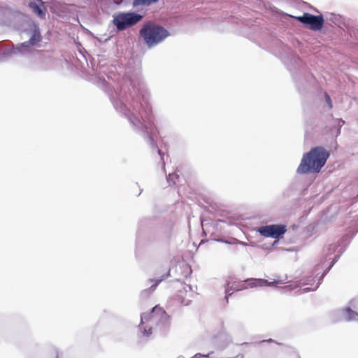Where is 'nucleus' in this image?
Here are the masks:
<instances>
[{
  "label": "nucleus",
  "instance_id": "1",
  "mask_svg": "<svg viewBox=\"0 0 358 358\" xmlns=\"http://www.w3.org/2000/svg\"><path fill=\"white\" fill-rule=\"evenodd\" d=\"M130 87H124L111 101L115 110L127 117L133 129L146 135L148 143L155 145L152 138L156 128L150 122L152 115L151 94L138 78L129 81Z\"/></svg>",
  "mask_w": 358,
  "mask_h": 358
},
{
  "label": "nucleus",
  "instance_id": "23",
  "mask_svg": "<svg viewBox=\"0 0 358 358\" xmlns=\"http://www.w3.org/2000/svg\"><path fill=\"white\" fill-rule=\"evenodd\" d=\"M157 152H158V154L161 157V160L162 162V169H164V171L165 170V164H164V158L162 157V152L160 150H157Z\"/></svg>",
  "mask_w": 358,
  "mask_h": 358
},
{
  "label": "nucleus",
  "instance_id": "14",
  "mask_svg": "<svg viewBox=\"0 0 358 358\" xmlns=\"http://www.w3.org/2000/svg\"><path fill=\"white\" fill-rule=\"evenodd\" d=\"M311 85L310 80L309 81H306L303 79H299L297 82V87L301 93L306 92L308 88L310 89Z\"/></svg>",
  "mask_w": 358,
  "mask_h": 358
},
{
  "label": "nucleus",
  "instance_id": "12",
  "mask_svg": "<svg viewBox=\"0 0 358 358\" xmlns=\"http://www.w3.org/2000/svg\"><path fill=\"white\" fill-rule=\"evenodd\" d=\"M343 316L347 321H358V313L350 308H345L342 310Z\"/></svg>",
  "mask_w": 358,
  "mask_h": 358
},
{
  "label": "nucleus",
  "instance_id": "20",
  "mask_svg": "<svg viewBox=\"0 0 358 358\" xmlns=\"http://www.w3.org/2000/svg\"><path fill=\"white\" fill-rule=\"evenodd\" d=\"M311 290H312V289L310 287L302 286V287H300V289L298 290V294H302L308 292Z\"/></svg>",
  "mask_w": 358,
  "mask_h": 358
},
{
  "label": "nucleus",
  "instance_id": "30",
  "mask_svg": "<svg viewBox=\"0 0 358 358\" xmlns=\"http://www.w3.org/2000/svg\"><path fill=\"white\" fill-rule=\"evenodd\" d=\"M187 287H188L189 289H191V287L189 285H187Z\"/></svg>",
  "mask_w": 358,
  "mask_h": 358
},
{
  "label": "nucleus",
  "instance_id": "2",
  "mask_svg": "<svg viewBox=\"0 0 358 358\" xmlns=\"http://www.w3.org/2000/svg\"><path fill=\"white\" fill-rule=\"evenodd\" d=\"M169 323V316L166 313L162 308L156 306L150 313L141 314L138 329L144 336L148 337L152 334L154 329L166 327Z\"/></svg>",
  "mask_w": 358,
  "mask_h": 358
},
{
  "label": "nucleus",
  "instance_id": "8",
  "mask_svg": "<svg viewBox=\"0 0 358 358\" xmlns=\"http://www.w3.org/2000/svg\"><path fill=\"white\" fill-rule=\"evenodd\" d=\"M330 153L323 147H315V173H319L325 165Z\"/></svg>",
  "mask_w": 358,
  "mask_h": 358
},
{
  "label": "nucleus",
  "instance_id": "11",
  "mask_svg": "<svg viewBox=\"0 0 358 358\" xmlns=\"http://www.w3.org/2000/svg\"><path fill=\"white\" fill-rule=\"evenodd\" d=\"M169 273H168L167 274H166L165 275H163L160 278H157L155 280L150 279L148 280V282L150 284L152 282H154V283L152 285H151L149 288L144 289L141 292V295L146 296L149 295L150 294H151L152 292H154V290L156 289L157 285L163 280V279L164 278H166L167 276H169Z\"/></svg>",
  "mask_w": 358,
  "mask_h": 358
},
{
  "label": "nucleus",
  "instance_id": "24",
  "mask_svg": "<svg viewBox=\"0 0 358 358\" xmlns=\"http://www.w3.org/2000/svg\"><path fill=\"white\" fill-rule=\"evenodd\" d=\"M310 129H311V126L310 125V128H309V126H307L306 129V134H305V138L306 139H307L310 135Z\"/></svg>",
  "mask_w": 358,
  "mask_h": 358
},
{
  "label": "nucleus",
  "instance_id": "9",
  "mask_svg": "<svg viewBox=\"0 0 358 358\" xmlns=\"http://www.w3.org/2000/svg\"><path fill=\"white\" fill-rule=\"evenodd\" d=\"M248 282V287L250 288L263 286H273L279 283L278 280H274L273 282H268L267 280L262 278H251L246 280Z\"/></svg>",
  "mask_w": 358,
  "mask_h": 358
},
{
  "label": "nucleus",
  "instance_id": "13",
  "mask_svg": "<svg viewBox=\"0 0 358 358\" xmlns=\"http://www.w3.org/2000/svg\"><path fill=\"white\" fill-rule=\"evenodd\" d=\"M296 19L301 22L306 24L310 29L313 30V15L305 13L303 16L297 17Z\"/></svg>",
  "mask_w": 358,
  "mask_h": 358
},
{
  "label": "nucleus",
  "instance_id": "18",
  "mask_svg": "<svg viewBox=\"0 0 358 358\" xmlns=\"http://www.w3.org/2000/svg\"><path fill=\"white\" fill-rule=\"evenodd\" d=\"M166 179L169 185H175L176 184V180L178 179V176L175 173H169V176L166 177Z\"/></svg>",
  "mask_w": 358,
  "mask_h": 358
},
{
  "label": "nucleus",
  "instance_id": "5",
  "mask_svg": "<svg viewBox=\"0 0 358 358\" xmlns=\"http://www.w3.org/2000/svg\"><path fill=\"white\" fill-rule=\"evenodd\" d=\"M32 27L33 32L29 40L20 43L15 48H13L12 53L15 54L17 52H18L21 54H25L27 52H29L31 51V47L36 45L39 42L41 41L42 36L41 35L40 28L38 25L35 23H33Z\"/></svg>",
  "mask_w": 358,
  "mask_h": 358
},
{
  "label": "nucleus",
  "instance_id": "21",
  "mask_svg": "<svg viewBox=\"0 0 358 358\" xmlns=\"http://www.w3.org/2000/svg\"><path fill=\"white\" fill-rule=\"evenodd\" d=\"M335 122L337 124V126L338 127V131H337V134H338L340 133V129L342 127L343 124H344V121L342 120L341 119H340V120H336Z\"/></svg>",
  "mask_w": 358,
  "mask_h": 358
},
{
  "label": "nucleus",
  "instance_id": "17",
  "mask_svg": "<svg viewBox=\"0 0 358 358\" xmlns=\"http://www.w3.org/2000/svg\"><path fill=\"white\" fill-rule=\"evenodd\" d=\"M323 96H324L323 99H321L320 101L322 103L324 101V103H327V108L329 110L332 109L333 103H332V101H331L330 96L327 92H324Z\"/></svg>",
  "mask_w": 358,
  "mask_h": 358
},
{
  "label": "nucleus",
  "instance_id": "29",
  "mask_svg": "<svg viewBox=\"0 0 358 358\" xmlns=\"http://www.w3.org/2000/svg\"><path fill=\"white\" fill-rule=\"evenodd\" d=\"M319 269H320V268H319V265H317L316 271H317Z\"/></svg>",
  "mask_w": 358,
  "mask_h": 358
},
{
  "label": "nucleus",
  "instance_id": "4",
  "mask_svg": "<svg viewBox=\"0 0 358 358\" xmlns=\"http://www.w3.org/2000/svg\"><path fill=\"white\" fill-rule=\"evenodd\" d=\"M143 18L141 14L135 12H120L113 17V24L117 30L122 31L137 24Z\"/></svg>",
  "mask_w": 358,
  "mask_h": 358
},
{
  "label": "nucleus",
  "instance_id": "16",
  "mask_svg": "<svg viewBox=\"0 0 358 358\" xmlns=\"http://www.w3.org/2000/svg\"><path fill=\"white\" fill-rule=\"evenodd\" d=\"M324 24V19L322 15H315V31L320 30Z\"/></svg>",
  "mask_w": 358,
  "mask_h": 358
},
{
  "label": "nucleus",
  "instance_id": "3",
  "mask_svg": "<svg viewBox=\"0 0 358 358\" xmlns=\"http://www.w3.org/2000/svg\"><path fill=\"white\" fill-rule=\"evenodd\" d=\"M139 34L148 48L162 43L170 35L166 29L152 22L145 23L139 30Z\"/></svg>",
  "mask_w": 358,
  "mask_h": 358
},
{
  "label": "nucleus",
  "instance_id": "15",
  "mask_svg": "<svg viewBox=\"0 0 358 358\" xmlns=\"http://www.w3.org/2000/svg\"><path fill=\"white\" fill-rule=\"evenodd\" d=\"M158 0H134L132 6L134 8L139 6H148L152 3H157Z\"/></svg>",
  "mask_w": 358,
  "mask_h": 358
},
{
  "label": "nucleus",
  "instance_id": "31",
  "mask_svg": "<svg viewBox=\"0 0 358 358\" xmlns=\"http://www.w3.org/2000/svg\"><path fill=\"white\" fill-rule=\"evenodd\" d=\"M57 358H58V357H57Z\"/></svg>",
  "mask_w": 358,
  "mask_h": 358
},
{
  "label": "nucleus",
  "instance_id": "25",
  "mask_svg": "<svg viewBox=\"0 0 358 358\" xmlns=\"http://www.w3.org/2000/svg\"><path fill=\"white\" fill-rule=\"evenodd\" d=\"M226 294H227L226 298L227 299L228 296L231 295L233 294V291H231L228 288H227L226 289Z\"/></svg>",
  "mask_w": 358,
  "mask_h": 358
},
{
  "label": "nucleus",
  "instance_id": "27",
  "mask_svg": "<svg viewBox=\"0 0 358 358\" xmlns=\"http://www.w3.org/2000/svg\"><path fill=\"white\" fill-rule=\"evenodd\" d=\"M282 289H283L284 290H291V289H292V287H291V286L288 285V286H285V287H282Z\"/></svg>",
  "mask_w": 358,
  "mask_h": 358
},
{
  "label": "nucleus",
  "instance_id": "10",
  "mask_svg": "<svg viewBox=\"0 0 358 358\" xmlns=\"http://www.w3.org/2000/svg\"><path fill=\"white\" fill-rule=\"evenodd\" d=\"M44 3L42 0H34L29 3L28 6L39 17L43 19L45 17V13L42 9Z\"/></svg>",
  "mask_w": 358,
  "mask_h": 358
},
{
  "label": "nucleus",
  "instance_id": "22",
  "mask_svg": "<svg viewBox=\"0 0 358 358\" xmlns=\"http://www.w3.org/2000/svg\"><path fill=\"white\" fill-rule=\"evenodd\" d=\"M200 357L209 358V357H210V354H208V355H202V354H201V353H196V354L193 357V358H200Z\"/></svg>",
  "mask_w": 358,
  "mask_h": 358
},
{
  "label": "nucleus",
  "instance_id": "6",
  "mask_svg": "<svg viewBox=\"0 0 358 358\" xmlns=\"http://www.w3.org/2000/svg\"><path fill=\"white\" fill-rule=\"evenodd\" d=\"M257 231L264 237L278 238L286 232V226L282 224H270L260 227Z\"/></svg>",
  "mask_w": 358,
  "mask_h": 358
},
{
  "label": "nucleus",
  "instance_id": "26",
  "mask_svg": "<svg viewBox=\"0 0 358 358\" xmlns=\"http://www.w3.org/2000/svg\"><path fill=\"white\" fill-rule=\"evenodd\" d=\"M181 303L185 306H188L189 304V301H182Z\"/></svg>",
  "mask_w": 358,
  "mask_h": 358
},
{
  "label": "nucleus",
  "instance_id": "19",
  "mask_svg": "<svg viewBox=\"0 0 358 358\" xmlns=\"http://www.w3.org/2000/svg\"><path fill=\"white\" fill-rule=\"evenodd\" d=\"M334 264V262H332L331 263V264H330L329 266H327V267L325 268V270L322 273L321 276L320 277V279H319V280H320H320H322L323 279V278L324 277V275H326V274L329 271V270H330V269L331 268V267L333 266Z\"/></svg>",
  "mask_w": 358,
  "mask_h": 358
},
{
  "label": "nucleus",
  "instance_id": "28",
  "mask_svg": "<svg viewBox=\"0 0 358 358\" xmlns=\"http://www.w3.org/2000/svg\"><path fill=\"white\" fill-rule=\"evenodd\" d=\"M238 243L242 245H247L246 243L243 242V241H238Z\"/></svg>",
  "mask_w": 358,
  "mask_h": 358
},
{
  "label": "nucleus",
  "instance_id": "7",
  "mask_svg": "<svg viewBox=\"0 0 358 358\" xmlns=\"http://www.w3.org/2000/svg\"><path fill=\"white\" fill-rule=\"evenodd\" d=\"M313 172V148L303 155L301 163L296 169L297 174H307Z\"/></svg>",
  "mask_w": 358,
  "mask_h": 358
}]
</instances>
